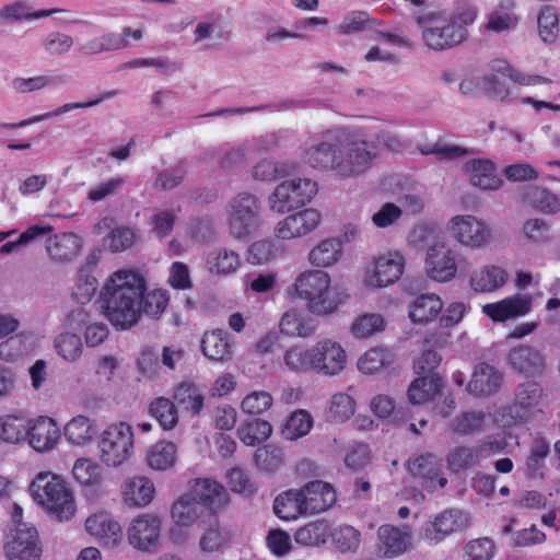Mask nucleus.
<instances>
[{"instance_id": "1", "label": "nucleus", "mask_w": 560, "mask_h": 560, "mask_svg": "<svg viewBox=\"0 0 560 560\" xmlns=\"http://www.w3.org/2000/svg\"><path fill=\"white\" fill-rule=\"evenodd\" d=\"M144 291L145 281L135 271L119 270L106 280L100 293V303L104 316L116 330H129L139 323Z\"/></svg>"}, {"instance_id": "2", "label": "nucleus", "mask_w": 560, "mask_h": 560, "mask_svg": "<svg viewBox=\"0 0 560 560\" xmlns=\"http://www.w3.org/2000/svg\"><path fill=\"white\" fill-rule=\"evenodd\" d=\"M355 147L353 135L339 138L328 130L316 135L304 144L303 161L310 167L332 172L340 178L361 176L359 164L363 154Z\"/></svg>"}, {"instance_id": "3", "label": "nucleus", "mask_w": 560, "mask_h": 560, "mask_svg": "<svg viewBox=\"0 0 560 560\" xmlns=\"http://www.w3.org/2000/svg\"><path fill=\"white\" fill-rule=\"evenodd\" d=\"M475 20L472 12L450 16L443 11H430L417 16V24L422 28L424 44L433 50L452 48L467 37L466 26Z\"/></svg>"}, {"instance_id": "4", "label": "nucleus", "mask_w": 560, "mask_h": 560, "mask_svg": "<svg viewBox=\"0 0 560 560\" xmlns=\"http://www.w3.org/2000/svg\"><path fill=\"white\" fill-rule=\"evenodd\" d=\"M30 491L35 501L57 521H69L74 515L73 494L60 477L50 472H40L31 483Z\"/></svg>"}, {"instance_id": "5", "label": "nucleus", "mask_w": 560, "mask_h": 560, "mask_svg": "<svg viewBox=\"0 0 560 560\" xmlns=\"http://www.w3.org/2000/svg\"><path fill=\"white\" fill-rule=\"evenodd\" d=\"M294 288L298 295L307 301V308L316 315H329L342 303V296L330 288V278L322 270L301 273Z\"/></svg>"}, {"instance_id": "6", "label": "nucleus", "mask_w": 560, "mask_h": 560, "mask_svg": "<svg viewBox=\"0 0 560 560\" xmlns=\"http://www.w3.org/2000/svg\"><path fill=\"white\" fill-rule=\"evenodd\" d=\"M548 394L536 381L520 383L513 394V400L503 408L508 424H521L529 421L536 413L541 412L547 405Z\"/></svg>"}, {"instance_id": "7", "label": "nucleus", "mask_w": 560, "mask_h": 560, "mask_svg": "<svg viewBox=\"0 0 560 560\" xmlns=\"http://www.w3.org/2000/svg\"><path fill=\"white\" fill-rule=\"evenodd\" d=\"M318 191V186L311 178H292L277 185L269 196V208L277 213H287L308 203Z\"/></svg>"}, {"instance_id": "8", "label": "nucleus", "mask_w": 560, "mask_h": 560, "mask_svg": "<svg viewBox=\"0 0 560 560\" xmlns=\"http://www.w3.org/2000/svg\"><path fill=\"white\" fill-rule=\"evenodd\" d=\"M133 448L132 428L127 422L108 425L98 441L100 458L110 467H118L128 459Z\"/></svg>"}, {"instance_id": "9", "label": "nucleus", "mask_w": 560, "mask_h": 560, "mask_svg": "<svg viewBox=\"0 0 560 560\" xmlns=\"http://www.w3.org/2000/svg\"><path fill=\"white\" fill-rule=\"evenodd\" d=\"M492 73L482 78L485 91L495 100L505 102L514 97V90L499 77H506L521 85L548 84L551 81L541 75H528L518 72L504 60H494L491 66Z\"/></svg>"}, {"instance_id": "10", "label": "nucleus", "mask_w": 560, "mask_h": 560, "mask_svg": "<svg viewBox=\"0 0 560 560\" xmlns=\"http://www.w3.org/2000/svg\"><path fill=\"white\" fill-rule=\"evenodd\" d=\"M162 518L155 513H142L129 523L126 535L129 545L142 553H155L161 546Z\"/></svg>"}, {"instance_id": "11", "label": "nucleus", "mask_w": 560, "mask_h": 560, "mask_svg": "<svg viewBox=\"0 0 560 560\" xmlns=\"http://www.w3.org/2000/svg\"><path fill=\"white\" fill-rule=\"evenodd\" d=\"M259 213L260 202L255 195L242 192L234 197L229 205V225L233 237L249 236L258 226Z\"/></svg>"}, {"instance_id": "12", "label": "nucleus", "mask_w": 560, "mask_h": 560, "mask_svg": "<svg viewBox=\"0 0 560 560\" xmlns=\"http://www.w3.org/2000/svg\"><path fill=\"white\" fill-rule=\"evenodd\" d=\"M466 266L454 249L444 242H434L428 247L425 271L430 279L448 282L456 277L457 270Z\"/></svg>"}, {"instance_id": "13", "label": "nucleus", "mask_w": 560, "mask_h": 560, "mask_svg": "<svg viewBox=\"0 0 560 560\" xmlns=\"http://www.w3.org/2000/svg\"><path fill=\"white\" fill-rule=\"evenodd\" d=\"M448 229L458 243L471 249L482 248L491 240L488 224L475 215H456L451 219Z\"/></svg>"}, {"instance_id": "14", "label": "nucleus", "mask_w": 560, "mask_h": 560, "mask_svg": "<svg viewBox=\"0 0 560 560\" xmlns=\"http://www.w3.org/2000/svg\"><path fill=\"white\" fill-rule=\"evenodd\" d=\"M314 372L328 376L338 375L347 364L345 349L331 339H324L313 346Z\"/></svg>"}, {"instance_id": "15", "label": "nucleus", "mask_w": 560, "mask_h": 560, "mask_svg": "<svg viewBox=\"0 0 560 560\" xmlns=\"http://www.w3.org/2000/svg\"><path fill=\"white\" fill-rule=\"evenodd\" d=\"M4 550L8 560H39L42 548L36 528L27 524L19 525Z\"/></svg>"}, {"instance_id": "16", "label": "nucleus", "mask_w": 560, "mask_h": 560, "mask_svg": "<svg viewBox=\"0 0 560 560\" xmlns=\"http://www.w3.org/2000/svg\"><path fill=\"white\" fill-rule=\"evenodd\" d=\"M467 524L468 517L463 511L446 510L438 515L433 522L424 525L421 537L430 545H438L452 533L466 527Z\"/></svg>"}, {"instance_id": "17", "label": "nucleus", "mask_w": 560, "mask_h": 560, "mask_svg": "<svg viewBox=\"0 0 560 560\" xmlns=\"http://www.w3.org/2000/svg\"><path fill=\"white\" fill-rule=\"evenodd\" d=\"M355 147H359L365 154L360 156L362 163L359 164L361 175L368 172L372 166L373 161L377 159L383 149L390 151H398L401 149V142L399 138L390 131H381L376 133L372 139H368L362 135H353Z\"/></svg>"}, {"instance_id": "18", "label": "nucleus", "mask_w": 560, "mask_h": 560, "mask_svg": "<svg viewBox=\"0 0 560 560\" xmlns=\"http://www.w3.org/2000/svg\"><path fill=\"white\" fill-rule=\"evenodd\" d=\"M319 222L320 213L316 209H304L279 221L275 226V235L284 241L301 237L314 231Z\"/></svg>"}, {"instance_id": "19", "label": "nucleus", "mask_w": 560, "mask_h": 560, "mask_svg": "<svg viewBox=\"0 0 560 560\" xmlns=\"http://www.w3.org/2000/svg\"><path fill=\"white\" fill-rule=\"evenodd\" d=\"M68 12V10L62 8L35 10L32 2L28 0H14L0 8V22L9 25L18 24L22 22L37 21L55 14Z\"/></svg>"}, {"instance_id": "20", "label": "nucleus", "mask_w": 560, "mask_h": 560, "mask_svg": "<svg viewBox=\"0 0 560 560\" xmlns=\"http://www.w3.org/2000/svg\"><path fill=\"white\" fill-rule=\"evenodd\" d=\"M189 495L200 502L205 510L214 515L218 509L224 506L229 501V494L225 488L218 481L209 478L195 479L188 491Z\"/></svg>"}, {"instance_id": "21", "label": "nucleus", "mask_w": 560, "mask_h": 560, "mask_svg": "<svg viewBox=\"0 0 560 560\" xmlns=\"http://www.w3.org/2000/svg\"><path fill=\"white\" fill-rule=\"evenodd\" d=\"M533 305L530 294L517 293L495 303L482 306V313L493 322H506L509 319L526 315Z\"/></svg>"}, {"instance_id": "22", "label": "nucleus", "mask_w": 560, "mask_h": 560, "mask_svg": "<svg viewBox=\"0 0 560 560\" xmlns=\"http://www.w3.org/2000/svg\"><path fill=\"white\" fill-rule=\"evenodd\" d=\"M411 530L393 525H382L377 530V552L384 558H394L405 553L410 546Z\"/></svg>"}, {"instance_id": "23", "label": "nucleus", "mask_w": 560, "mask_h": 560, "mask_svg": "<svg viewBox=\"0 0 560 560\" xmlns=\"http://www.w3.org/2000/svg\"><path fill=\"white\" fill-rule=\"evenodd\" d=\"M60 438L56 422L48 417H38L35 420H27L26 438L31 447L37 452L52 450Z\"/></svg>"}, {"instance_id": "24", "label": "nucleus", "mask_w": 560, "mask_h": 560, "mask_svg": "<svg viewBox=\"0 0 560 560\" xmlns=\"http://www.w3.org/2000/svg\"><path fill=\"white\" fill-rule=\"evenodd\" d=\"M299 491L306 514L322 513L336 502L335 490L329 483L322 480L310 481Z\"/></svg>"}, {"instance_id": "25", "label": "nucleus", "mask_w": 560, "mask_h": 560, "mask_svg": "<svg viewBox=\"0 0 560 560\" xmlns=\"http://www.w3.org/2000/svg\"><path fill=\"white\" fill-rule=\"evenodd\" d=\"M503 373L488 363L475 366L466 390L475 397H488L495 394L502 386Z\"/></svg>"}, {"instance_id": "26", "label": "nucleus", "mask_w": 560, "mask_h": 560, "mask_svg": "<svg viewBox=\"0 0 560 560\" xmlns=\"http://www.w3.org/2000/svg\"><path fill=\"white\" fill-rule=\"evenodd\" d=\"M511 368L527 376L541 375L546 369V358L536 348L522 345L511 349L508 357Z\"/></svg>"}, {"instance_id": "27", "label": "nucleus", "mask_w": 560, "mask_h": 560, "mask_svg": "<svg viewBox=\"0 0 560 560\" xmlns=\"http://www.w3.org/2000/svg\"><path fill=\"white\" fill-rule=\"evenodd\" d=\"M410 474L421 480L422 487L430 491L436 489V482L441 488L447 483V479L441 475V463L433 454H424L409 462Z\"/></svg>"}, {"instance_id": "28", "label": "nucleus", "mask_w": 560, "mask_h": 560, "mask_svg": "<svg viewBox=\"0 0 560 560\" xmlns=\"http://www.w3.org/2000/svg\"><path fill=\"white\" fill-rule=\"evenodd\" d=\"M52 232L43 236L45 249L49 258L57 262L69 261L74 258L81 249V238L72 232H61L51 235Z\"/></svg>"}, {"instance_id": "29", "label": "nucleus", "mask_w": 560, "mask_h": 560, "mask_svg": "<svg viewBox=\"0 0 560 560\" xmlns=\"http://www.w3.org/2000/svg\"><path fill=\"white\" fill-rule=\"evenodd\" d=\"M85 528L108 548L117 547L122 539L121 526L108 514L100 513L88 517Z\"/></svg>"}, {"instance_id": "30", "label": "nucleus", "mask_w": 560, "mask_h": 560, "mask_svg": "<svg viewBox=\"0 0 560 560\" xmlns=\"http://www.w3.org/2000/svg\"><path fill=\"white\" fill-rule=\"evenodd\" d=\"M404 269V258L399 254H388L375 260L374 272L370 277V284L374 287H387L396 282Z\"/></svg>"}, {"instance_id": "31", "label": "nucleus", "mask_w": 560, "mask_h": 560, "mask_svg": "<svg viewBox=\"0 0 560 560\" xmlns=\"http://www.w3.org/2000/svg\"><path fill=\"white\" fill-rule=\"evenodd\" d=\"M154 492L153 482L142 476L132 477L122 485V499L128 506H147L153 500Z\"/></svg>"}, {"instance_id": "32", "label": "nucleus", "mask_w": 560, "mask_h": 560, "mask_svg": "<svg viewBox=\"0 0 560 560\" xmlns=\"http://www.w3.org/2000/svg\"><path fill=\"white\" fill-rule=\"evenodd\" d=\"M118 94H119L118 90L105 91L98 97H96L94 100H91L88 102L67 103V104H63V105L57 107L56 109H54L51 112L21 120L20 122H16V124H3V127H5V128L26 127L34 122H38V121H43V120H46V119H49L52 117L60 116L62 114L71 112L73 109H84V108L96 106L104 101L116 97Z\"/></svg>"}, {"instance_id": "33", "label": "nucleus", "mask_w": 560, "mask_h": 560, "mask_svg": "<svg viewBox=\"0 0 560 560\" xmlns=\"http://www.w3.org/2000/svg\"><path fill=\"white\" fill-rule=\"evenodd\" d=\"M474 186L483 190H495L501 187L502 180L495 175V166L489 160H471L465 164Z\"/></svg>"}, {"instance_id": "34", "label": "nucleus", "mask_w": 560, "mask_h": 560, "mask_svg": "<svg viewBox=\"0 0 560 560\" xmlns=\"http://www.w3.org/2000/svg\"><path fill=\"white\" fill-rule=\"evenodd\" d=\"M206 514L209 515L205 506L195 501L188 492L175 501L171 510L173 522L183 527L191 526Z\"/></svg>"}, {"instance_id": "35", "label": "nucleus", "mask_w": 560, "mask_h": 560, "mask_svg": "<svg viewBox=\"0 0 560 560\" xmlns=\"http://www.w3.org/2000/svg\"><path fill=\"white\" fill-rule=\"evenodd\" d=\"M203 354L212 361H225L232 358L233 346L229 341V334L217 329L206 332L201 340Z\"/></svg>"}, {"instance_id": "36", "label": "nucleus", "mask_w": 560, "mask_h": 560, "mask_svg": "<svg viewBox=\"0 0 560 560\" xmlns=\"http://www.w3.org/2000/svg\"><path fill=\"white\" fill-rule=\"evenodd\" d=\"M508 273L497 266H486L475 270L470 277V285L476 292H492L505 284Z\"/></svg>"}, {"instance_id": "37", "label": "nucleus", "mask_w": 560, "mask_h": 560, "mask_svg": "<svg viewBox=\"0 0 560 560\" xmlns=\"http://www.w3.org/2000/svg\"><path fill=\"white\" fill-rule=\"evenodd\" d=\"M443 386L442 377L439 375H420L409 385L407 390L408 400L412 405H420L439 394Z\"/></svg>"}, {"instance_id": "38", "label": "nucleus", "mask_w": 560, "mask_h": 560, "mask_svg": "<svg viewBox=\"0 0 560 560\" xmlns=\"http://www.w3.org/2000/svg\"><path fill=\"white\" fill-rule=\"evenodd\" d=\"M524 196L533 209L544 214L560 212L559 197L546 187L529 186L525 189Z\"/></svg>"}, {"instance_id": "39", "label": "nucleus", "mask_w": 560, "mask_h": 560, "mask_svg": "<svg viewBox=\"0 0 560 560\" xmlns=\"http://www.w3.org/2000/svg\"><path fill=\"white\" fill-rule=\"evenodd\" d=\"M441 299L433 293L419 295L409 306V317L413 323H427L442 310Z\"/></svg>"}, {"instance_id": "40", "label": "nucleus", "mask_w": 560, "mask_h": 560, "mask_svg": "<svg viewBox=\"0 0 560 560\" xmlns=\"http://www.w3.org/2000/svg\"><path fill=\"white\" fill-rule=\"evenodd\" d=\"M174 399L180 408L189 411L194 417L200 415L205 400L200 388L188 382H184L176 387Z\"/></svg>"}, {"instance_id": "41", "label": "nucleus", "mask_w": 560, "mask_h": 560, "mask_svg": "<svg viewBox=\"0 0 560 560\" xmlns=\"http://www.w3.org/2000/svg\"><path fill=\"white\" fill-rule=\"evenodd\" d=\"M302 503L300 491L291 489L275 499L273 511L282 520H295L298 516L306 514Z\"/></svg>"}, {"instance_id": "42", "label": "nucleus", "mask_w": 560, "mask_h": 560, "mask_svg": "<svg viewBox=\"0 0 560 560\" xmlns=\"http://www.w3.org/2000/svg\"><path fill=\"white\" fill-rule=\"evenodd\" d=\"M395 354L384 348L368 350L358 360V369L364 374H375L394 363Z\"/></svg>"}, {"instance_id": "43", "label": "nucleus", "mask_w": 560, "mask_h": 560, "mask_svg": "<svg viewBox=\"0 0 560 560\" xmlns=\"http://www.w3.org/2000/svg\"><path fill=\"white\" fill-rule=\"evenodd\" d=\"M68 83L65 74H46L33 78H14L12 88L16 93H30L43 90L47 86H60Z\"/></svg>"}, {"instance_id": "44", "label": "nucleus", "mask_w": 560, "mask_h": 560, "mask_svg": "<svg viewBox=\"0 0 560 560\" xmlns=\"http://www.w3.org/2000/svg\"><path fill=\"white\" fill-rule=\"evenodd\" d=\"M271 432V424L259 418L244 421L237 429L240 440L249 446L261 444L270 436Z\"/></svg>"}, {"instance_id": "45", "label": "nucleus", "mask_w": 560, "mask_h": 560, "mask_svg": "<svg viewBox=\"0 0 560 560\" xmlns=\"http://www.w3.org/2000/svg\"><path fill=\"white\" fill-rule=\"evenodd\" d=\"M342 245L337 238H327L315 246L308 254V260L316 267L336 264L341 256Z\"/></svg>"}, {"instance_id": "46", "label": "nucleus", "mask_w": 560, "mask_h": 560, "mask_svg": "<svg viewBox=\"0 0 560 560\" xmlns=\"http://www.w3.org/2000/svg\"><path fill=\"white\" fill-rule=\"evenodd\" d=\"M177 447L173 442L160 441L147 454L148 465L154 470H166L176 463Z\"/></svg>"}, {"instance_id": "47", "label": "nucleus", "mask_w": 560, "mask_h": 560, "mask_svg": "<svg viewBox=\"0 0 560 560\" xmlns=\"http://www.w3.org/2000/svg\"><path fill=\"white\" fill-rule=\"evenodd\" d=\"M446 463L452 472L468 470L478 465L479 450L464 445L455 446L447 453Z\"/></svg>"}, {"instance_id": "48", "label": "nucleus", "mask_w": 560, "mask_h": 560, "mask_svg": "<svg viewBox=\"0 0 560 560\" xmlns=\"http://www.w3.org/2000/svg\"><path fill=\"white\" fill-rule=\"evenodd\" d=\"M293 171L294 165L292 163L265 159L254 165L252 176L256 180L272 182L290 175Z\"/></svg>"}, {"instance_id": "49", "label": "nucleus", "mask_w": 560, "mask_h": 560, "mask_svg": "<svg viewBox=\"0 0 560 560\" xmlns=\"http://www.w3.org/2000/svg\"><path fill=\"white\" fill-rule=\"evenodd\" d=\"M220 21V15L213 13L207 14L196 24L194 30V43L199 44L211 39L212 37H215L219 40H229L231 38L230 31L217 30Z\"/></svg>"}, {"instance_id": "50", "label": "nucleus", "mask_w": 560, "mask_h": 560, "mask_svg": "<svg viewBox=\"0 0 560 560\" xmlns=\"http://www.w3.org/2000/svg\"><path fill=\"white\" fill-rule=\"evenodd\" d=\"M149 410L163 430H172L176 427L178 422V411L171 399L165 397L155 398L150 404Z\"/></svg>"}, {"instance_id": "51", "label": "nucleus", "mask_w": 560, "mask_h": 560, "mask_svg": "<svg viewBox=\"0 0 560 560\" xmlns=\"http://www.w3.org/2000/svg\"><path fill=\"white\" fill-rule=\"evenodd\" d=\"M27 420L18 416H4L0 418V441L19 444L25 441Z\"/></svg>"}, {"instance_id": "52", "label": "nucleus", "mask_w": 560, "mask_h": 560, "mask_svg": "<svg viewBox=\"0 0 560 560\" xmlns=\"http://www.w3.org/2000/svg\"><path fill=\"white\" fill-rule=\"evenodd\" d=\"M95 435V429L84 416H78L65 427V436L73 445H84Z\"/></svg>"}, {"instance_id": "53", "label": "nucleus", "mask_w": 560, "mask_h": 560, "mask_svg": "<svg viewBox=\"0 0 560 560\" xmlns=\"http://www.w3.org/2000/svg\"><path fill=\"white\" fill-rule=\"evenodd\" d=\"M279 327L282 334L290 337H308L315 330V327L295 310L284 313Z\"/></svg>"}, {"instance_id": "54", "label": "nucleus", "mask_w": 560, "mask_h": 560, "mask_svg": "<svg viewBox=\"0 0 560 560\" xmlns=\"http://www.w3.org/2000/svg\"><path fill=\"white\" fill-rule=\"evenodd\" d=\"M207 262L212 273L228 275L236 270L240 265L238 255L233 250L218 248L209 253Z\"/></svg>"}, {"instance_id": "55", "label": "nucleus", "mask_w": 560, "mask_h": 560, "mask_svg": "<svg viewBox=\"0 0 560 560\" xmlns=\"http://www.w3.org/2000/svg\"><path fill=\"white\" fill-rule=\"evenodd\" d=\"M40 46L47 56H63L72 50L74 38L67 33L52 31L40 40Z\"/></svg>"}, {"instance_id": "56", "label": "nucleus", "mask_w": 560, "mask_h": 560, "mask_svg": "<svg viewBox=\"0 0 560 560\" xmlns=\"http://www.w3.org/2000/svg\"><path fill=\"white\" fill-rule=\"evenodd\" d=\"M55 348L60 357L68 362H75L83 352L81 337L77 334H60L55 339Z\"/></svg>"}, {"instance_id": "57", "label": "nucleus", "mask_w": 560, "mask_h": 560, "mask_svg": "<svg viewBox=\"0 0 560 560\" xmlns=\"http://www.w3.org/2000/svg\"><path fill=\"white\" fill-rule=\"evenodd\" d=\"M313 361V347L310 349L292 347L288 349L284 354L285 365L294 372H314Z\"/></svg>"}, {"instance_id": "58", "label": "nucleus", "mask_w": 560, "mask_h": 560, "mask_svg": "<svg viewBox=\"0 0 560 560\" xmlns=\"http://www.w3.org/2000/svg\"><path fill=\"white\" fill-rule=\"evenodd\" d=\"M54 231V228L49 224H35L27 228L16 241L8 242L1 246L0 253L2 255L11 254L21 246H25L33 242L40 240L43 236Z\"/></svg>"}, {"instance_id": "59", "label": "nucleus", "mask_w": 560, "mask_h": 560, "mask_svg": "<svg viewBox=\"0 0 560 560\" xmlns=\"http://www.w3.org/2000/svg\"><path fill=\"white\" fill-rule=\"evenodd\" d=\"M313 425V419L305 410L293 412L287 420L282 430L285 439L294 441L306 435Z\"/></svg>"}, {"instance_id": "60", "label": "nucleus", "mask_w": 560, "mask_h": 560, "mask_svg": "<svg viewBox=\"0 0 560 560\" xmlns=\"http://www.w3.org/2000/svg\"><path fill=\"white\" fill-rule=\"evenodd\" d=\"M378 24L366 11H352L343 18L338 32L343 35H350L363 32Z\"/></svg>"}, {"instance_id": "61", "label": "nucleus", "mask_w": 560, "mask_h": 560, "mask_svg": "<svg viewBox=\"0 0 560 560\" xmlns=\"http://www.w3.org/2000/svg\"><path fill=\"white\" fill-rule=\"evenodd\" d=\"M139 238V234L133 229L119 226L110 231L106 237V244L112 253H119L132 247Z\"/></svg>"}, {"instance_id": "62", "label": "nucleus", "mask_w": 560, "mask_h": 560, "mask_svg": "<svg viewBox=\"0 0 560 560\" xmlns=\"http://www.w3.org/2000/svg\"><path fill=\"white\" fill-rule=\"evenodd\" d=\"M327 533V523L324 521H317L299 528L294 534V538L298 544L314 546L324 542Z\"/></svg>"}, {"instance_id": "63", "label": "nucleus", "mask_w": 560, "mask_h": 560, "mask_svg": "<svg viewBox=\"0 0 560 560\" xmlns=\"http://www.w3.org/2000/svg\"><path fill=\"white\" fill-rule=\"evenodd\" d=\"M539 36L545 43H553L559 33L558 16L553 8L547 5L538 15Z\"/></svg>"}, {"instance_id": "64", "label": "nucleus", "mask_w": 560, "mask_h": 560, "mask_svg": "<svg viewBox=\"0 0 560 560\" xmlns=\"http://www.w3.org/2000/svg\"><path fill=\"white\" fill-rule=\"evenodd\" d=\"M549 454V444L542 440H536L530 446V452L526 460L528 476L532 478L542 477L540 469L545 465V459Z\"/></svg>"}]
</instances>
